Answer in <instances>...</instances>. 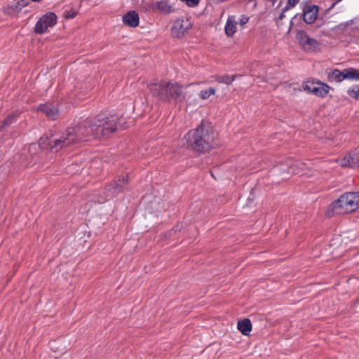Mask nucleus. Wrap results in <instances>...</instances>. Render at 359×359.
<instances>
[{"label":"nucleus","mask_w":359,"mask_h":359,"mask_svg":"<svg viewBox=\"0 0 359 359\" xmlns=\"http://www.w3.org/2000/svg\"><path fill=\"white\" fill-rule=\"evenodd\" d=\"M188 147L198 153H205L215 147V137L211 127L202 122L196 129L189 131L184 137Z\"/></svg>","instance_id":"obj_1"},{"label":"nucleus","mask_w":359,"mask_h":359,"mask_svg":"<svg viewBox=\"0 0 359 359\" xmlns=\"http://www.w3.org/2000/svg\"><path fill=\"white\" fill-rule=\"evenodd\" d=\"M148 87L151 95L158 100L182 102L186 100L187 93L184 87L177 82L161 81L158 83H151Z\"/></svg>","instance_id":"obj_2"},{"label":"nucleus","mask_w":359,"mask_h":359,"mask_svg":"<svg viewBox=\"0 0 359 359\" xmlns=\"http://www.w3.org/2000/svg\"><path fill=\"white\" fill-rule=\"evenodd\" d=\"M73 130L67 128L62 134H54L50 136L43 135L39 141V145L42 149L57 152L63 149L76 144V137L72 135Z\"/></svg>","instance_id":"obj_3"},{"label":"nucleus","mask_w":359,"mask_h":359,"mask_svg":"<svg viewBox=\"0 0 359 359\" xmlns=\"http://www.w3.org/2000/svg\"><path fill=\"white\" fill-rule=\"evenodd\" d=\"M330 208L332 215H344L352 212L359 208V191L346 192L333 201Z\"/></svg>","instance_id":"obj_4"},{"label":"nucleus","mask_w":359,"mask_h":359,"mask_svg":"<svg viewBox=\"0 0 359 359\" xmlns=\"http://www.w3.org/2000/svg\"><path fill=\"white\" fill-rule=\"evenodd\" d=\"M90 126L92 136L95 138L107 137L117 129L116 118L111 116L106 119L97 118L93 122L90 120Z\"/></svg>","instance_id":"obj_5"},{"label":"nucleus","mask_w":359,"mask_h":359,"mask_svg":"<svg viewBox=\"0 0 359 359\" xmlns=\"http://www.w3.org/2000/svg\"><path fill=\"white\" fill-rule=\"evenodd\" d=\"M128 176L119 177L111 183L109 184L105 187L104 194L106 198L103 200H99L100 203H104L105 200L113 198L117 195L123 193L128 189Z\"/></svg>","instance_id":"obj_6"},{"label":"nucleus","mask_w":359,"mask_h":359,"mask_svg":"<svg viewBox=\"0 0 359 359\" xmlns=\"http://www.w3.org/2000/svg\"><path fill=\"white\" fill-rule=\"evenodd\" d=\"M296 39L304 50L314 52L320 48L319 42L316 39L310 37L304 30H299L297 32Z\"/></svg>","instance_id":"obj_7"},{"label":"nucleus","mask_w":359,"mask_h":359,"mask_svg":"<svg viewBox=\"0 0 359 359\" xmlns=\"http://www.w3.org/2000/svg\"><path fill=\"white\" fill-rule=\"evenodd\" d=\"M90 128V120H86L76 127L69 128V130H73L72 133L76 137V144L86 141L88 137L92 136Z\"/></svg>","instance_id":"obj_8"},{"label":"nucleus","mask_w":359,"mask_h":359,"mask_svg":"<svg viewBox=\"0 0 359 359\" xmlns=\"http://www.w3.org/2000/svg\"><path fill=\"white\" fill-rule=\"evenodd\" d=\"M191 27V23L188 20L177 18L175 20L172 27V34L177 38L184 36L187 31Z\"/></svg>","instance_id":"obj_9"},{"label":"nucleus","mask_w":359,"mask_h":359,"mask_svg":"<svg viewBox=\"0 0 359 359\" xmlns=\"http://www.w3.org/2000/svg\"><path fill=\"white\" fill-rule=\"evenodd\" d=\"M319 7L316 5H307L303 9V20L306 24H313L318 18Z\"/></svg>","instance_id":"obj_10"},{"label":"nucleus","mask_w":359,"mask_h":359,"mask_svg":"<svg viewBox=\"0 0 359 359\" xmlns=\"http://www.w3.org/2000/svg\"><path fill=\"white\" fill-rule=\"evenodd\" d=\"M330 87L324 83H318L316 86L314 83L306 84L304 87V90L308 93H311L317 96L324 97L329 93Z\"/></svg>","instance_id":"obj_11"},{"label":"nucleus","mask_w":359,"mask_h":359,"mask_svg":"<svg viewBox=\"0 0 359 359\" xmlns=\"http://www.w3.org/2000/svg\"><path fill=\"white\" fill-rule=\"evenodd\" d=\"M37 111L42 112L50 119L55 120L58 116V109L50 103L41 104L37 107Z\"/></svg>","instance_id":"obj_12"},{"label":"nucleus","mask_w":359,"mask_h":359,"mask_svg":"<svg viewBox=\"0 0 359 359\" xmlns=\"http://www.w3.org/2000/svg\"><path fill=\"white\" fill-rule=\"evenodd\" d=\"M123 22L130 27H137L140 22L138 13L135 11H130L126 13L123 16Z\"/></svg>","instance_id":"obj_13"},{"label":"nucleus","mask_w":359,"mask_h":359,"mask_svg":"<svg viewBox=\"0 0 359 359\" xmlns=\"http://www.w3.org/2000/svg\"><path fill=\"white\" fill-rule=\"evenodd\" d=\"M237 327L243 335H249L252 330V324L250 319L245 318L242 320L238 321Z\"/></svg>","instance_id":"obj_14"},{"label":"nucleus","mask_w":359,"mask_h":359,"mask_svg":"<svg viewBox=\"0 0 359 359\" xmlns=\"http://www.w3.org/2000/svg\"><path fill=\"white\" fill-rule=\"evenodd\" d=\"M235 16L231 15L228 18L225 25V33L228 36H232L236 31V21Z\"/></svg>","instance_id":"obj_15"},{"label":"nucleus","mask_w":359,"mask_h":359,"mask_svg":"<svg viewBox=\"0 0 359 359\" xmlns=\"http://www.w3.org/2000/svg\"><path fill=\"white\" fill-rule=\"evenodd\" d=\"M306 168V165L304 163L295 162L290 166L289 170L292 174L301 175L304 174Z\"/></svg>","instance_id":"obj_16"},{"label":"nucleus","mask_w":359,"mask_h":359,"mask_svg":"<svg viewBox=\"0 0 359 359\" xmlns=\"http://www.w3.org/2000/svg\"><path fill=\"white\" fill-rule=\"evenodd\" d=\"M328 76L331 81L340 82L346 79L344 75V69L343 71H340L337 69H335L329 73Z\"/></svg>","instance_id":"obj_17"},{"label":"nucleus","mask_w":359,"mask_h":359,"mask_svg":"<svg viewBox=\"0 0 359 359\" xmlns=\"http://www.w3.org/2000/svg\"><path fill=\"white\" fill-rule=\"evenodd\" d=\"M41 21L48 27H53L57 22V15L54 13H48L41 18Z\"/></svg>","instance_id":"obj_18"},{"label":"nucleus","mask_w":359,"mask_h":359,"mask_svg":"<svg viewBox=\"0 0 359 359\" xmlns=\"http://www.w3.org/2000/svg\"><path fill=\"white\" fill-rule=\"evenodd\" d=\"M20 113L19 111H13L9 114L1 122L4 127H8L13 123H15L20 116Z\"/></svg>","instance_id":"obj_19"},{"label":"nucleus","mask_w":359,"mask_h":359,"mask_svg":"<svg viewBox=\"0 0 359 359\" xmlns=\"http://www.w3.org/2000/svg\"><path fill=\"white\" fill-rule=\"evenodd\" d=\"M156 8L161 12L165 13H170L174 11L172 6L169 5L167 1L161 0L156 3Z\"/></svg>","instance_id":"obj_20"},{"label":"nucleus","mask_w":359,"mask_h":359,"mask_svg":"<svg viewBox=\"0 0 359 359\" xmlns=\"http://www.w3.org/2000/svg\"><path fill=\"white\" fill-rule=\"evenodd\" d=\"M236 77V75H215L213 76L215 81L220 83H225L226 85H229L233 83V81L235 80Z\"/></svg>","instance_id":"obj_21"},{"label":"nucleus","mask_w":359,"mask_h":359,"mask_svg":"<svg viewBox=\"0 0 359 359\" xmlns=\"http://www.w3.org/2000/svg\"><path fill=\"white\" fill-rule=\"evenodd\" d=\"M346 79L359 81V69L355 68L344 69Z\"/></svg>","instance_id":"obj_22"},{"label":"nucleus","mask_w":359,"mask_h":359,"mask_svg":"<svg viewBox=\"0 0 359 359\" xmlns=\"http://www.w3.org/2000/svg\"><path fill=\"white\" fill-rule=\"evenodd\" d=\"M350 158L352 159V168L359 167V148H356L350 152Z\"/></svg>","instance_id":"obj_23"},{"label":"nucleus","mask_w":359,"mask_h":359,"mask_svg":"<svg viewBox=\"0 0 359 359\" xmlns=\"http://www.w3.org/2000/svg\"><path fill=\"white\" fill-rule=\"evenodd\" d=\"M48 29V26L45 22L41 21V18L36 22L35 27H34V32L36 34H41L45 33Z\"/></svg>","instance_id":"obj_24"},{"label":"nucleus","mask_w":359,"mask_h":359,"mask_svg":"<svg viewBox=\"0 0 359 359\" xmlns=\"http://www.w3.org/2000/svg\"><path fill=\"white\" fill-rule=\"evenodd\" d=\"M348 95L356 100H359V84L353 86L347 91Z\"/></svg>","instance_id":"obj_25"},{"label":"nucleus","mask_w":359,"mask_h":359,"mask_svg":"<svg viewBox=\"0 0 359 359\" xmlns=\"http://www.w3.org/2000/svg\"><path fill=\"white\" fill-rule=\"evenodd\" d=\"M215 93V90L214 88H209L208 89L202 90L200 92V97L203 100H206L209 98L211 95H214Z\"/></svg>","instance_id":"obj_26"},{"label":"nucleus","mask_w":359,"mask_h":359,"mask_svg":"<svg viewBox=\"0 0 359 359\" xmlns=\"http://www.w3.org/2000/svg\"><path fill=\"white\" fill-rule=\"evenodd\" d=\"M339 164L342 167L352 168V159L350 158V153L342 159L339 160Z\"/></svg>","instance_id":"obj_27"},{"label":"nucleus","mask_w":359,"mask_h":359,"mask_svg":"<svg viewBox=\"0 0 359 359\" xmlns=\"http://www.w3.org/2000/svg\"><path fill=\"white\" fill-rule=\"evenodd\" d=\"M299 0H288L287 5L284 7V11H287L294 7Z\"/></svg>","instance_id":"obj_28"},{"label":"nucleus","mask_w":359,"mask_h":359,"mask_svg":"<svg viewBox=\"0 0 359 359\" xmlns=\"http://www.w3.org/2000/svg\"><path fill=\"white\" fill-rule=\"evenodd\" d=\"M77 13L74 11H65V17L67 19H73L76 17Z\"/></svg>","instance_id":"obj_29"},{"label":"nucleus","mask_w":359,"mask_h":359,"mask_svg":"<svg viewBox=\"0 0 359 359\" xmlns=\"http://www.w3.org/2000/svg\"><path fill=\"white\" fill-rule=\"evenodd\" d=\"M187 5L189 7H195L196 6L200 0H185Z\"/></svg>","instance_id":"obj_30"},{"label":"nucleus","mask_w":359,"mask_h":359,"mask_svg":"<svg viewBox=\"0 0 359 359\" xmlns=\"http://www.w3.org/2000/svg\"><path fill=\"white\" fill-rule=\"evenodd\" d=\"M248 20H249V18L243 15L239 20V23L241 25H243L246 24L248 22Z\"/></svg>","instance_id":"obj_31"},{"label":"nucleus","mask_w":359,"mask_h":359,"mask_svg":"<svg viewBox=\"0 0 359 359\" xmlns=\"http://www.w3.org/2000/svg\"><path fill=\"white\" fill-rule=\"evenodd\" d=\"M27 4V0H22L21 2L18 1L17 3V4H18V6H20V8L26 6Z\"/></svg>","instance_id":"obj_32"},{"label":"nucleus","mask_w":359,"mask_h":359,"mask_svg":"<svg viewBox=\"0 0 359 359\" xmlns=\"http://www.w3.org/2000/svg\"><path fill=\"white\" fill-rule=\"evenodd\" d=\"M285 12L286 11H284V8H283L281 13L279 15V17H278L279 20H283L285 17Z\"/></svg>","instance_id":"obj_33"},{"label":"nucleus","mask_w":359,"mask_h":359,"mask_svg":"<svg viewBox=\"0 0 359 359\" xmlns=\"http://www.w3.org/2000/svg\"><path fill=\"white\" fill-rule=\"evenodd\" d=\"M3 127H4V126H3L2 123H1V122H0V130H1V128H2Z\"/></svg>","instance_id":"obj_34"},{"label":"nucleus","mask_w":359,"mask_h":359,"mask_svg":"<svg viewBox=\"0 0 359 359\" xmlns=\"http://www.w3.org/2000/svg\"><path fill=\"white\" fill-rule=\"evenodd\" d=\"M32 1H34V2H39V1H41V0H32Z\"/></svg>","instance_id":"obj_35"}]
</instances>
